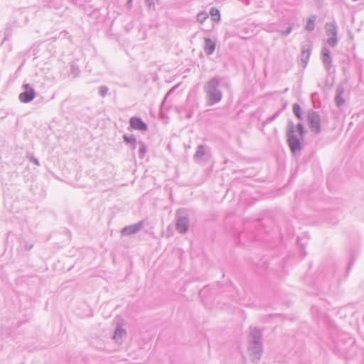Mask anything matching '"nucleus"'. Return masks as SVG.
<instances>
[{
	"label": "nucleus",
	"mask_w": 364,
	"mask_h": 364,
	"mask_svg": "<svg viewBox=\"0 0 364 364\" xmlns=\"http://www.w3.org/2000/svg\"><path fill=\"white\" fill-rule=\"evenodd\" d=\"M124 141H127V142H130V141H133V139H129L127 136H124Z\"/></svg>",
	"instance_id": "nucleus-14"
},
{
	"label": "nucleus",
	"mask_w": 364,
	"mask_h": 364,
	"mask_svg": "<svg viewBox=\"0 0 364 364\" xmlns=\"http://www.w3.org/2000/svg\"><path fill=\"white\" fill-rule=\"evenodd\" d=\"M177 229L181 232H186L188 229V222L186 219H179L176 224Z\"/></svg>",
	"instance_id": "nucleus-7"
},
{
	"label": "nucleus",
	"mask_w": 364,
	"mask_h": 364,
	"mask_svg": "<svg viewBox=\"0 0 364 364\" xmlns=\"http://www.w3.org/2000/svg\"><path fill=\"white\" fill-rule=\"evenodd\" d=\"M130 125L134 129H139L142 131L146 129V124L143 121H141V119L137 117L131 118Z\"/></svg>",
	"instance_id": "nucleus-4"
},
{
	"label": "nucleus",
	"mask_w": 364,
	"mask_h": 364,
	"mask_svg": "<svg viewBox=\"0 0 364 364\" xmlns=\"http://www.w3.org/2000/svg\"><path fill=\"white\" fill-rule=\"evenodd\" d=\"M288 143H289V146L291 149V151L293 153H295V152L301 150V143H300V141L297 138H296L293 136L289 135Z\"/></svg>",
	"instance_id": "nucleus-3"
},
{
	"label": "nucleus",
	"mask_w": 364,
	"mask_h": 364,
	"mask_svg": "<svg viewBox=\"0 0 364 364\" xmlns=\"http://www.w3.org/2000/svg\"><path fill=\"white\" fill-rule=\"evenodd\" d=\"M25 89L26 91L20 94L19 99L23 102H28L34 98V91L28 85H25Z\"/></svg>",
	"instance_id": "nucleus-1"
},
{
	"label": "nucleus",
	"mask_w": 364,
	"mask_h": 364,
	"mask_svg": "<svg viewBox=\"0 0 364 364\" xmlns=\"http://www.w3.org/2000/svg\"><path fill=\"white\" fill-rule=\"evenodd\" d=\"M205 51L207 54L210 55L213 53L215 48V43L209 38L205 40Z\"/></svg>",
	"instance_id": "nucleus-5"
},
{
	"label": "nucleus",
	"mask_w": 364,
	"mask_h": 364,
	"mask_svg": "<svg viewBox=\"0 0 364 364\" xmlns=\"http://www.w3.org/2000/svg\"><path fill=\"white\" fill-rule=\"evenodd\" d=\"M298 129L300 132L301 134H303V132H304V128H303V126L300 124H298Z\"/></svg>",
	"instance_id": "nucleus-13"
},
{
	"label": "nucleus",
	"mask_w": 364,
	"mask_h": 364,
	"mask_svg": "<svg viewBox=\"0 0 364 364\" xmlns=\"http://www.w3.org/2000/svg\"><path fill=\"white\" fill-rule=\"evenodd\" d=\"M327 28H328V35L332 36V37H335L336 34V30L335 26L333 24H329V25H327ZM336 39L334 38H333L332 39L329 40L328 43L331 46H334L336 43Z\"/></svg>",
	"instance_id": "nucleus-6"
},
{
	"label": "nucleus",
	"mask_w": 364,
	"mask_h": 364,
	"mask_svg": "<svg viewBox=\"0 0 364 364\" xmlns=\"http://www.w3.org/2000/svg\"><path fill=\"white\" fill-rule=\"evenodd\" d=\"M309 120L311 129L315 132H318L321 129L319 116L313 112L309 114Z\"/></svg>",
	"instance_id": "nucleus-2"
},
{
	"label": "nucleus",
	"mask_w": 364,
	"mask_h": 364,
	"mask_svg": "<svg viewBox=\"0 0 364 364\" xmlns=\"http://www.w3.org/2000/svg\"><path fill=\"white\" fill-rule=\"evenodd\" d=\"M315 21H316L315 16H311V18H309L308 19L306 26V29L307 31H311L314 30Z\"/></svg>",
	"instance_id": "nucleus-8"
},
{
	"label": "nucleus",
	"mask_w": 364,
	"mask_h": 364,
	"mask_svg": "<svg viewBox=\"0 0 364 364\" xmlns=\"http://www.w3.org/2000/svg\"><path fill=\"white\" fill-rule=\"evenodd\" d=\"M293 112L298 119H301V109L299 104H294Z\"/></svg>",
	"instance_id": "nucleus-10"
},
{
	"label": "nucleus",
	"mask_w": 364,
	"mask_h": 364,
	"mask_svg": "<svg viewBox=\"0 0 364 364\" xmlns=\"http://www.w3.org/2000/svg\"><path fill=\"white\" fill-rule=\"evenodd\" d=\"M150 4L154 3V0H146Z\"/></svg>",
	"instance_id": "nucleus-15"
},
{
	"label": "nucleus",
	"mask_w": 364,
	"mask_h": 364,
	"mask_svg": "<svg viewBox=\"0 0 364 364\" xmlns=\"http://www.w3.org/2000/svg\"><path fill=\"white\" fill-rule=\"evenodd\" d=\"M210 14L211 15L214 21H219L220 16L218 9L215 8H212L210 11Z\"/></svg>",
	"instance_id": "nucleus-9"
},
{
	"label": "nucleus",
	"mask_w": 364,
	"mask_h": 364,
	"mask_svg": "<svg viewBox=\"0 0 364 364\" xmlns=\"http://www.w3.org/2000/svg\"><path fill=\"white\" fill-rule=\"evenodd\" d=\"M208 16V14L206 12L203 11L198 14L197 20L198 22L203 23L207 19Z\"/></svg>",
	"instance_id": "nucleus-12"
},
{
	"label": "nucleus",
	"mask_w": 364,
	"mask_h": 364,
	"mask_svg": "<svg viewBox=\"0 0 364 364\" xmlns=\"http://www.w3.org/2000/svg\"><path fill=\"white\" fill-rule=\"evenodd\" d=\"M221 94L219 92H215L210 95V99L212 102H217L220 100Z\"/></svg>",
	"instance_id": "nucleus-11"
}]
</instances>
